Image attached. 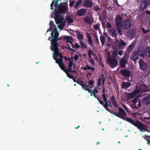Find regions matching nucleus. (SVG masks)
Instances as JSON below:
<instances>
[{
  "label": "nucleus",
  "mask_w": 150,
  "mask_h": 150,
  "mask_svg": "<svg viewBox=\"0 0 150 150\" xmlns=\"http://www.w3.org/2000/svg\"><path fill=\"white\" fill-rule=\"evenodd\" d=\"M118 113L120 116H119V117L127 121L137 127L141 132H143L144 131H147L145 129L146 128V126L141 122L136 119L134 120L127 117H124L127 115V113L124 110L120 107H119Z\"/></svg>",
  "instance_id": "1"
},
{
  "label": "nucleus",
  "mask_w": 150,
  "mask_h": 150,
  "mask_svg": "<svg viewBox=\"0 0 150 150\" xmlns=\"http://www.w3.org/2000/svg\"><path fill=\"white\" fill-rule=\"evenodd\" d=\"M127 45L126 43L121 39L118 40L116 39L114 42L112 48L115 50L113 51L112 53V57L113 58H116L117 54V50H122Z\"/></svg>",
  "instance_id": "2"
},
{
  "label": "nucleus",
  "mask_w": 150,
  "mask_h": 150,
  "mask_svg": "<svg viewBox=\"0 0 150 150\" xmlns=\"http://www.w3.org/2000/svg\"><path fill=\"white\" fill-rule=\"evenodd\" d=\"M147 87L145 84H141L136 86V88L134 91L128 94L130 98H132L139 93H143L147 91Z\"/></svg>",
  "instance_id": "3"
},
{
  "label": "nucleus",
  "mask_w": 150,
  "mask_h": 150,
  "mask_svg": "<svg viewBox=\"0 0 150 150\" xmlns=\"http://www.w3.org/2000/svg\"><path fill=\"white\" fill-rule=\"evenodd\" d=\"M144 48L143 47L140 46L139 47L138 50L134 52L132 55V59L134 61H136L139 58V56L144 57V53L143 52Z\"/></svg>",
  "instance_id": "4"
},
{
  "label": "nucleus",
  "mask_w": 150,
  "mask_h": 150,
  "mask_svg": "<svg viewBox=\"0 0 150 150\" xmlns=\"http://www.w3.org/2000/svg\"><path fill=\"white\" fill-rule=\"evenodd\" d=\"M107 62L112 68H115L118 65V61L116 58L109 57L107 59Z\"/></svg>",
  "instance_id": "5"
},
{
  "label": "nucleus",
  "mask_w": 150,
  "mask_h": 150,
  "mask_svg": "<svg viewBox=\"0 0 150 150\" xmlns=\"http://www.w3.org/2000/svg\"><path fill=\"white\" fill-rule=\"evenodd\" d=\"M51 34L52 39V40H51V44H58L57 42L59 38L58 37L59 35V32L57 31L56 29V31L54 32V35L53 33L52 32Z\"/></svg>",
  "instance_id": "6"
},
{
  "label": "nucleus",
  "mask_w": 150,
  "mask_h": 150,
  "mask_svg": "<svg viewBox=\"0 0 150 150\" xmlns=\"http://www.w3.org/2000/svg\"><path fill=\"white\" fill-rule=\"evenodd\" d=\"M67 12V8L65 5H60L57 10L55 11L54 14H63Z\"/></svg>",
  "instance_id": "7"
},
{
  "label": "nucleus",
  "mask_w": 150,
  "mask_h": 150,
  "mask_svg": "<svg viewBox=\"0 0 150 150\" xmlns=\"http://www.w3.org/2000/svg\"><path fill=\"white\" fill-rule=\"evenodd\" d=\"M139 62L140 69L143 71H146L147 67V63L142 59L139 60Z\"/></svg>",
  "instance_id": "8"
},
{
  "label": "nucleus",
  "mask_w": 150,
  "mask_h": 150,
  "mask_svg": "<svg viewBox=\"0 0 150 150\" xmlns=\"http://www.w3.org/2000/svg\"><path fill=\"white\" fill-rule=\"evenodd\" d=\"M131 25V22L129 19L125 20L123 22L122 26L125 29H128L130 28Z\"/></svg>",
  "instance_id": "9"
},
{
  "label": "nucleus",
  "mask_w": 150,
  "mask_h": 150,
  "mask_svg": "<svg viewBox=\"0 0 150 150\" xmlns=\"http://www.w3.org/2000/svg\"><path fill=\"white\" fill-rule=\"evenodd\" d=\"M58 44H51V45L50 46L51 50L54 52V53L53 54L57 56L59 53L58 50Z\"/></svg>",
  "instance_id": "10"
},
{
  "label": "nucleus",
  "mask_w": 150,
  "mask_h": 150,
  "mask_svg": "<svg viewBox=\"0 0 150 150\" xmlns=\"http://www.w3.org/2000/svg\"><path fill=\"white\" fill-rule=\"evenodd\" d=\"M55 15V16L54 19L56 23L57 24L60 23L64 20L63 16L61 15L58 14L57 13Z\"/></svg>",
  "instance_id": "11"
},
{
  "label": "nucleus",
  "mask_w": 150,
  "mask_h": 150,
  "mask_svg": "<svg viewBox=\"0 0 150 150\" xmlns=\"http://www.w3.org/2000/svg\"><path fill=\"white\" fill-rule=\"evenodd\" d=\"M93 2L92 0H86L83 3V5L86 8H89L92 6Z\"/></svg>",
  "instance_id": "12"
},
{
  "label": "nucleus",
  "mask_w": 150,
  "mask_h": 150,
  "mask_svg": "<svg viewBox=\"0 0 150 150\" xmlns=\"http://www.w3.org/2000/svg\"><path fill=\"white\" fill-rule=\"evenodd\" d=\"M142 103L144 105H147L150 104V95L142 99Z\"/></svg>",
  "instance_id": "13"
},
{
  "label": "nucleus",
  "mask_w": 150,
  "mask_h": 150,
  "mask_svg": "<svg viewBox=\"0 0 150 150\" xmlns=\"http://www.w3.org/2000/svg\"><path fill=\"white\" fill-rule=\"evenodd\" d=\"M84 21L88 24L91 25L94 22V19L92 17L86 16L84 18Z\"/></svg>",
  "instance_id": "14"
},
{
  "label": "nucleus",
  "mask_w": 150,
  "mask_h": 150,
  "mask_svg": "<svg viewBox=\"0 0 150 150\" xmlns=\"http://www.w3.org/2000/svg\"><path fill=\"white\" fill-rule=\"evenodd\" d=\"M120 73L122 76L127 77H129L131 74L130 71L126 69H122L120 70Z\"/></svg>",
  "instance_id": "15"
},
{
  "label": "nucleus",
  "mask_w": 150,
  "mask_h": 150,
  "mask_svg": "<svg viewBox=\"0 0 150 150\" xmlns=\"http://www.w3.org/2000/svg\"><path fill=\"white\" fill-rule=\"evenodd\" d=\"M87 10L85 8H81L77 11L76 15L79 17L85 15L86 13Z\"/></svg>",
  "instance_id": "16"
},
{
  "label": "nucleus",
  "mask_w": 150,
  "mask_h": 150,
  "mask_svg": "<svg viewBox=\"0 0 150 150\" xmlns=\"http://www.w3.org/2000/svg\"><path fill=\"white\" fill-rule=\"evenodd\" d=\"M120 67L121 68H125V65L127 64V61L124 57L122 58L119 62Z\"/></svg>",
  "instance_id": "17"
},
{
  "label": "nucleus",
  "mask_w": 150,
  "mask_h": 150,
  "mask_svg": "<svg viewBox=\"0 0 150 150\" xmlns=\"http://www.w3.org/2000/svg\"><path fill=\"white\" fill-rule=\"evenodd\" d=\"M60 61H56V63H57L59 67L61 69L63 70H64L65 69V67L64 66V64L62 62V61H61V59L60 60Z\"/></svg>",
  "instance_id": "18"
},
{
  "label": "nucleus",
  "mask_w": 150,
  "mask_h": 150,
  "mask_svg": "<svg viewBox=\"0 0 150 150\" xmlns=\"http://www.w3.org/2000/svg\"><path fill=\"white\" fill-rule=\"evenodd\" d=\"M70 38L71 37L69 36H61L59 38L58 40H66L67 42H68L69 40H70Z\"/></svg>",
  "instance_id": "19"
},
{
  "label": "nucleus",
  "mask_w": 150,
  "mask_h": 150,
  "mask_svg": "<svg viewBox=\"0 0 150 150\" xmlns=\"http://www.w3.org/2000/svg\"><path fill=\"white\" fill-rule=\"evenodd\" d=\"M145 55L147 58H150V47H148L146 48L144 51Z\"/></svg>",
  "instance_id": "20"
},
{
  "label": "nucleus",
  "mask_w": 150,
  "mask_h": 150,
  "mask_svg": "<svg viewBox=\"0 0 150 150\" xmlns=\"http://www.w3.org/2000/svg\"><path fill=\"white\" fill-rule=\"evenodd\" d=\"M123 20V18L120 15H118L116 16L115 19V22L116 23H120Z\"/></svg>",
  "instance_id": "21"
},
{
  "label": "nucleus",
  "mask_w": 150,
  "mask_h": 150,
  "mask_svg": "<svg viewBox=\"0 0 150 150\" xmlns=\"http://www.w3.org/2000/svg\"><path fill=\"white\" fill-rule=\"evenodd\" d=\"M81 87L83 90L86 91H88L89 93L92 92V90L88 88V87H90V86L88 85H84L83 84Z\"/></svg>",
  "instance_id": "22"
},
{
  "label": "nucleus",
  "mask_w": 150,
  "mask_h": 150,
  "mask_svg": "<svg viewBox=\"0 0 150 150\" xmlns=\"http://www.w3.org/2000/svg\"><path fill=\"white\" fill-rule=\"evenodd\" d=\"M131 85V83L129 82H123L122 85V87L125 89H127L129 88Z\"/></svg>",
  "instance_id": "23"
},
{
  "label": "nucleus",
  "mask_w": 150,
  "mask_h": 150,
  "mask_svg": "<svg viewBox=\"0 0 150 150\" xmlns=\"http://www.w3.org/2000/svg\"><path fill=\"white\" fill-rule=\"evenodd\" d=\"M109 32L112 34V36L114 38H116L117 35L115 29H110L109 30Z\"/></svg>",
  "instance_id": "24"
},
{
  "label": "nucleus",
  "mask_w": 150,
  "mask_h": 150,
  "mask_svg": "<svg viewBox=\"0 0 150 150\" xmlns=\"http://www.w3.org/2000/svg\"><path fill=\"white\" fill-rule=\"evenodd\" d=\"M142 32L144 34H146L147 33V37L150 38V30H146L144 28H142Z\"/></svg>",
  "instance_id": "25"
},
{
  "label": "nucleus",
  "mask_w": 150,
  "mask_h": 150,
  "mask_svg": "<svg viewBox=\"0 0 150 150\" xmlns=\"http://www.w3.org/2000/svg\"><path fill=\"white\" fill-rule=\"evenodd\" d=\"M66 19L68 24L72 23L74 22L73 18H71L69 15H68L67 16Z\"/></svg>",
  "instance_id": "26"
},
{
  "label": "nucleus",
  "mask_w": 150,
  "mask_h": 150,
  "mask_svg": "<svg viewBox=\"0 0 150 150\" xmlns=\"http://www.w3.org/2000/svg\"><path fill=\"white\" fill-rule=\"evenodd\" d=\"M127 35L129 37H132L134 35V33L133 30H130L128 31Z\"/></svg>",
  "instance_id": "27"
},
{
  "label": "nucleus",
  "mask_w": 150,
  "mask_h": 150,
  "mask_svg": "<svg viewBox=\"0 0 150 150\" xmlns=\"http://www.w3.org/2000/svg\"><path fill=\"white\" fill-rule=\"evenodd\" d=\"M133 49V45L132 44L130 45L128 47L127 49V53H128V54L132 52Z\"/></svg>",
  "instance_id": "28"
},
{
  "label": "nucleus",
  "mask_w": 150,
  "mask_h": 150,
  "mask_svg": "<svg viewBox=\"0 0 150 150\" xmlns=\"http://www.w3.org/2000/svg\"><path fill=\"white\" fill-rule=\"evenodd\" d=\"M54 22L52 21H50V28L49 29H48V30L47 32L48 31H50L51 30V29L52 28V26H54L56 28L55 25L53 24Z\"/></svg>",
  "instance_id": "29"
},
{
  "label": "nucleus",
  "mask_w": 150,
  "mask_h": 150,
  "mask_svg": "<svg viewBox=\"0 0 150 150\" xmlns=\"http://www.w3.org/2000/svg\"><path fill=\"white\" fill-rule=\"evenodd\" d=\"M148 4V1H143L141 4L142 6H143L144 8H146Z\"/></svg>",
  "instance_id": "30"
},
{
  "label": "nucleus",
  "mask_w": 150,
  "mask_h": 150,
  "mask_svg": "<svg viewBox=\"0 0 150 150\" xmlns=\"http://www.w3.org/2000/svg\"><path fill=\"white\" fill-rule=\"evenodd\" d=\"M100 39L102 44V45H104V42L105 40V37L102 35H100Z\"/></svg>",
  "instance_id": "31"
},
{
  "label": "nucleus",
  "mask_w": 150,
  "mask_h": 150,
  "mask_svg": "<svg viewBox=\"0 0 150 150\" xmlns=\"http://www.w3.org/2000/svg\"><path fill=\"white\" fill-rule=\"evenodd\" d=\"M73 59L71 61H70L69 62V63L68 64V67L69 69H70L71 68H72L73 65H74V66H75V64H73Z\"/></svg>",
  "instance_id": "32"
},
{
  "label": "nucleus",
  "mask_w": 150,
  "mask_h": 150,
  "mask_svg": "<svg viewBox=\"0 0 150 150\" xmlns=\"http://www.w3.org/2000/svg\"><path fill=\"white\" fill-rule=\"evenodd\" d=\"M139 97L138 96L136 97L132 101L133 104H136V103L139 100Z\"/></svg>",
  "instance_id": "33"
},
{
  "label": "nucleus",
  "mask_w": 150,
  "mask_h": 150,
  "mask_svg": "<svg viewBox=\"0 0 150 150\" xmlns=\"http://www.w3.org/2000/svg\"><path fill=\"white\" fill-rule=\"evenodd\" d=\"M101 79L102 80V85H104V82L105 81V76L103 74H102L100 76Z\"/></svg>",
  "instance_id": "34"
},
{
  "label": "nucleus",
  "mask_w": 150,
  "mask_h": 150,
  "mask_svg": "<svg viewBox=\"0 0 150 150\" xmlns=\"http://www.w3.org/2000/svg\"><path fill=\"white\" fill-rule=\"evenodd\" d=\"M80 45L82 48L86 49L87 47L86 45L83 42L80 41Z\"/></svg>",
  "instance_id": "35"
},
{
  "label": "nucleus",
  "mask_w": 150,
  "mask_h": 150,
  "mask_svg": "<svg viewBox=\"0 0 150 150\" xmlns=\"http://www.w3.org/2000/svg\"><path fill=\"white\" fill-rule=\"evenodd\" d=\"M82 0H79L77 2L74 6V8H76L81 4Z\"/></svg>",
  "instance_id": "36"
},
{
  "label": "nucleus",
  "mask_w": 150,
  "mask_h": 150,
  "mask_svg": "<svg viewBox=\"0 0 150 150\" xmlns=\"http://www.w3.org/2000/svg\"><path fill=\"white\" fill-rule=\"evenodd\" d=\"M98 93V91L97 90V88L95 87L93 90H92V92L90 93H91V96H93V93H94V94H97Z\"/></svg>",
  "instance_id": "37"
},
{
  "label": "nucleus",
  "mask_w": 150,
  "mask_h": 150,
  "mask_svg": "<svg viewBox=\"0 0 150 150\" xmlns=\"http://www.w3.org/2000/svg\"><path fill=\"white\" fill-rule=\"evenodd\" d=\"M100 24H99L98 23L96 24H94L93 25V28L95 30H98L100 28Z\"/></svg>",
  "instance_id": "38"
},
{
  "label": "nucleus",
  "mask_w": 150,
  "mask_h": 150,
  "mask_svg": "<svg viewBox=\"0 0 150 150\" xmlns=\"http://www.w3.org/2000/svg\"><path fill=\"white\" fill-rule=\"evenodd\" d=\"M116 28L117 29H122V25L121 23H116Z\"/></svg>",
  "instance_id": "39"
},
{
  "label": "nucleus",
  "mask_w": 150,
  "mask_h": 150,
  "mask_svg": "<svg viewBox=\"0 0 150 150\" xmlns=\"http://www.w3.org/2000/svg\"><path fill=\"white\" fill-rule=\"evenodd\" d=\"M70 40H69V41L68 42L69 43H70L71 44L70 45L72 46V47L73 48H74L75 47V46L72 43V42L73 41V40L72 37L71 36Z\"/></svg>",
  "instance_id": "40"
},
{
  "label": "nucleus",
  "mask_w": 150,
  "mask_h": 150,
  "mask_svg": "<svg viewBox=\"0 0 150 150\" xmlns=\"http://www.w3.org/2000/svg\"><path fill=\"white\" fill-rule=\"evenodd\" d=\"M83 35L81 33H79L78 34V39L80 41L82 40L83 39Z\"/></svg>",
  "instance_id": "41"
},
{
  "label": "nucleus",
  "mask_w": 150,
  "mask_h": 150,
  "mask_svg": "<svg viewBox=\"0 0 150 150\" xmlns=\"http://www.w3.org/2000/svg\"><path fill=\"white\" fill-rule=\"evenodd\" d=\"M61 24L58 25V28L60 29H61L63 28L65 25V23L62 22L61 23Z\"/></svg>",
  "instance_id": "42"
},
{
  "label": "nucleus",
  "mask_w": 150,
  "mask_h": 150,
  "mask_svg": "<svg viewBox=\"0 0 150 150\" xmlns=\"http://www.w3.org/2000/svg\"><path fill=\"white\" fill-rule=\"evenodd\" d=\"M112 103L113 105V106L115 108H117L118 107V104L117 103V102L115 101L114 102H112Z\"/></svg>",
  "instance_id": "43"
},
{
  "label": "nucleus",
  "mask_w": 150,
  "mask_h": 150,
  "mask_svg": "<svg viewBox=\"0 0 150 150\" xmlns=\"http://www.w3.org/2000/svg\"><path fill=\"white\" fill-rule=\"evenodd\" d=\"M142 100H141V99H139L138 101V104H137V106L139 107H140L142 106Z\"/></svg>",
  "instance_id": "44"
},
{
  "label": "nucleus",
  "mask_w": 150,
  "mask_h": 150,
  "mask_svg": "<svg viewBox=\"0 0 150 150\" xmlns=\"http://www.w3.org/2000/svg\"><path fill=\"white\" fill-rule=\"evenodd\" d=\"M80 79H78V81L77 82V83L82 86V85H83V81H80Z\"/></svg>",
  "instance_id": "45"
},
{
  "label": "nucleus",
  "mask_w": 150,
  "mask_h": 150,
  "mask_svg": "<svg viewBox=\"0 0 150 150\" xmlns=\"http://www.w3.org/2000/svg\"><path fill=\"white\" fill-rule=\"evenodd\" d=\"M106 27L107 28H111L112 27V25L109 22H107L106 23Z\"/></svg>",
  "instance_id": "46"
},
{
  "label": "nucleus",
  "mask_w": 150,
  "mask_h": 150,
  "mask_svg": "<svg viewBox=\"0 0 150 150\" xmlns=\"http://www.w3.org/2000/svg\"><path fill=\"white\" fill-rule=\"evenodd\" d=\"M88 55H94V54L92 50H88Z\"/></svg>",
  "instance_id": "47"
},
{
  "label": "nucleus",
  "mask_w": 150,
  "mask_h": 150,
  "mask_svg": "<svg viewBox=\"0 0 150 150\" xmlns=\"http://www.w3.org/2000/svg\"><path fill=\"white\" fill-rule=\"evenodd\" d=\"M68 47H67L66 48L67 49H69L70 51H71L73 52H76V51L73 49L71 48L69 44H67Z\"/></svg>",
  "instance_id": "48"
},
{
  "label": "nucleus",
  "mask_w": 150,
  "mask_h": 150,
  "mask_svg": "<svg viewBox=\"0 0 150 150\" xmlns=\"http://www.w3.org/2000/svg\"><path fill=\"white\" fill-rule=\"evenodd\" d=\"M57 56H59L60 57V59H59L58 60H57V61H60V60L61 59V61H62V59L63 58V56L62 55V54L61 53H59V54H58Z\"/></svg>",
  "instance_id": "49"
},
{
  "label": "nucleus",
  "mask_w": 150,
  "mask_h": 150,
  "mask_svg": "<svg viewBox=\"0 0 150 150\" xmlns=\"http://www.w3.org/2000/svg\"><path fill=\"white\" fill-rule=\"evenodd\" d=\"M66 74H67V76L68 77H69V78L70 79H73V78H74V76L72 75L69 73H66Z\"/></svg>",
  "instance_id": "50"
},
{
  "label": "nucleus",
  "mask_w": 150,
  "mask_h": 150,
  "mask_svg": "<svg viewBox=\"0 0 150 150\" xmlns=\"http://www.w3.org/2000/svg\"><path fill=\"white\" fill-rule=\"evenodd\" d=\"M58 1H55V3L54 4V6L55 8H58L59 7V6L60 5H59L58 4Z\"/></svg>",
  "instance_id": "51"
},
{
  "label": "nucleus",
  "mask_w": 150,
  "mask_h": 150,
  "mask_svg": "<svg viewBox=\"0 0 150 150\" xmlns=\"http://www.w3.org/2000/svg\"><path fill=\"white\" fill-rule=\"evenodd\" d=\"M88 42L91 46L93 45V42L92 38L88 39Z\"/></svg>",
  "instance_id": "52"
},
{
  "label": "nucleus",
  "mask_w": 150,
  "mask_h": 150,
  "mask_svg": "<svg viewBox=\"0 0 150 150\" xmlns=\"http://www.w3.org/2000/svg\"><path fill=\"white\" fill-rule=\"evenodd\" d=\"M88 62L91 64H92L93 65H94L95 62L93 59H88Z\"/></svg>",
  "instance_id": "53"
},
{
  "label": "nucleus",
  "mask_w": 150,
  "mask_h": 150,
  "mask_svg": "<svg viewBox=\"0 0 150 150\" xmlns=\"http://www.w3.org/2000/svg\"><path fill=\"white\" fill-rule=\"evenodd\" d=\"M94 83V81L91 80L88 81V83L89 84L91 85H93Z\"/></svg>",
  "instance_id": "54"
},
{
  "label": "nucleus",
  "mask_w": 150,
  "mask_h": 150,
  "mask_svg": "<svg viewBox=\"0 0 150 150\" xmlns=\"http://www.w3.org/2000/svg\"><path fill=\"white\" fill-rule=\"evenodd\" d=\"M57 56L56 55L54 54L53 55V58L55 60L56 63V61L58 60L59 59H58Z\"/></svg>",
  "instance_id": "55"
},
{
  "label": "nucleus",
  "mask_w": 150,
  "mask_h": 150,
  "mask_svg": "<svg viewBox=\"0 0 150 150\" xmlns=\"http://www.w3.org/2000/svg\"><path fill=\"white\" fill-rule=\"evenodd\" d=\"M75 3L74 1H70V3L69 4V6L70 7L72 6Z\"/></svg>",
  "instance_id": "56"
},
{
  "label": "nucleus",
  "mask_w": 150,
  "mask_h": 150,
  "mask_svg": "<svg viewBox=\"0 0 150 150\" xmlns=\"http://www.w3.org/2000/svg\"><path fill=\"white\" fill-rule=\"evenodd\" d=\"M94 10L95 11H98V10H99L100 9V8L98 6L96 5V6H94Z\"/></svg>",
  "instance_id": "57"
},
{
  "label": "nucleus",
  "mask_w": 150,
  "mask_h": 150,
  "mask_svg": "<svg viewBox=\"0 0 150 150\" xmlns=\"http://www.w3.org/2000/svg\"><path fill=\"white\" fill-rule=\"evenodd\" d=\"M54 4V1H53L50 5V9L51 10H53L54 9L53 7Z\"/></svg>",
  "instance_id": "58"
},
{
  "label": "nucleus",
  "mask_w": 150,
  "mask_h": 150,
  "mask_svg": "<svg viewBox=\"0 0 150 150\" xmlns=\"http://www.w3.org/2000/svg\"><path fill=\"white\" fill-rule=\"evenodd\" d=\"M124 52V51L122 50H121L119 51L118 52V54L119 55L121 56L122 54Z\"/></svg>",
  "instance_id": "59"
},
{
  "label": "nucleus",
  "mask_w": 150,
  "mask_h": 150,
  "mask_svg": "<svg viewBox=\"0 0 150 150\" xmlns=\"http://www.w3.org/2000/svg\"><path fill=\"white\" fill-rule=\"evenodd\" d=\"M102 96L103 97V100L104 102L107 101V99L106 97V95H102Z\"/></svg>",
  "instance_id": "60"
},
{
  "label": "nucleus",
  "mask_w": 150,
  "mask_h": 150,
  "mask_svg": "<svg viewBox=\"0 0 150 150\" xmlns=\"http://www.w3.org/2000/svg\"><path fill=\"white\" fill-rule=\"evenodd\" d=\"M97 100H98L100 103L101 104L103 105H104V103L102 100H100L99 98H97Z\"/></svg>",
  "instance_id": "61"
},
{
  "label": "nucleus",
  "mask_w": 150,
  "mask_h": 150,
  "mask_svg": "<svg viewBox=\"0 0 150 150\" xmlns=\"http://www.w3.org/2000/svg\"><path fill=\"white\" fill-rule=\"evenodd\" d=\"M98 85L99 86H100L101 85V78L100 77L98 79Z\"/></svg>",
  "instance_id": "62"
},
{
  "label": "nucleus",
  "mask_w": 150,
  "mask_h": 150,
  "mask_svg": "<svg viewBox=\"0 0 150 150\" xmlns=\"http://www.w3.org/2000/svg\"><path fill=\"white\" fill-rule=\"evenodd\" d=\"M118 32V33L120 34V35H122V29H117Z\"/></svg>",
  "instance_id": "63"
},
{
  "label": "nucleus",
  "mask_w": 150,
  "mask_h": 150,
  "mask_svg": "<svg viewBox=\"0 0 150 150\" xmlns=\"http://www.w3.org/2000/svg\"><path fill=\"white\" fill-rule=\"evenodd\" d=\"M86 35H87V37L88 38V39L91 38V35H90V34L89 33H86Z\"/></svg>",
  "instance_id": "64"
}]
</instances>
